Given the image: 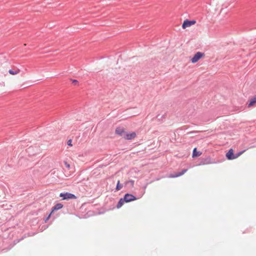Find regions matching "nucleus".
I'll return each mask as SVG.
<instances>
[{
    "label": "nucleus",
    "instance_id": "2",
    "mask_svg": "<svg viewBox=\"0 0 256 256\" xmlns=\"http://www.w3.org/2000/svg\"><path fill=\"white\" fill-rule=\"evenodd\" d=\"M60 196L62 198V200H66L75 199L76 198V196L74 194L68 192L60 193Z\"/></svg>",
    "mask_w": 256,
    "mask_h": 256
},
{
    "label": "nucleus",
    "instance_id": "1",
    "mask_svg": "<svg viewBox=\"0 0 256 256\" xmlns=\"http://www.w3.org/2000/svg\"><path fill=\"white\" fill-rule=\"evenodd\" d=\"M214 163H216L215 161L212 160L210 156H206L204 158H200V162L197 166L206 165Z\"/></svg>",
    "mask_w": 256,
    "mask_h": 256
},
{
    "label": "nucleus",
    "instance_id": "18",
    "mask_svg": "<svg viewBox=\"0 0 256 256\" xmlns=\"http://www.w3.org/2000/svg\"><path fill=\"white\" fill-rule=\"evenodd\" d=\"M72 82L74 86H77L78 84V82L76 80H72Z\"/></svg>",
    "mask_w": 256,
    "mask_h": 256
},
{
    "label": "nucleus",
    "instance_id": "6",
    "mask_svg": "<svg viewBox=\"0 0 256 256\" xmlns=\"http://www.w3.org/2000/svg\"><path fill=\"white\" fill-rule=\"evenodd\" d=\"M125 129L122 127H118L116 129L115 133L122 136V138H124V136L126 134Z\"/></svg>",
    "mask_w": 256,
    "mask_h": 256
},
{
    "label": "nucleus",
    "instance_id": "19",
    "mask_svg": "<svg viewBox=\"0 0 256 256\" xmlns=\"http://www.w3.org/2000/svg\"><path fill=\"white\" fill-rule=\"evenodd\" d=\"M72 140H69L68 142H67V144L68 146H72Z\"/></svg>",
    "mask_w": 256,
    "mask_h": 256
},
{
    "label": "nucleus",
    "instance_id": "23",
    "mask_svg": "<svg viewBox=\"0 0 256 256\" xmlns=\"http://www.w3.org/2000/svg\"><path fill=\"white\" fill-rule=\"evenodd\" d=\"M20 240L21 239L17 240V242H19Z\"/></svg>",
    "mask_w": 256,
    "mask_h": 256
},
{
    "label": "nucleus",
    "instance_id": "12",
    "mask_svg": "<svg viewBox=\"0 0 256 256\" xmlns=\"http://www.w3.org/2000/svg\"><path fill=\"white\" fill-rule=\"evenodd\" d=\"M202 154V152L200 151L197 150V148H195L193 150L192 156V158H196L200 156Z\"/></svg>",
    "mask_w": 256,
    "mask_h": 256
},
{
    "label": "nucleus",
    "instance_id": "13",
    "mask_svg": "<svg viewBox=\"0 0 256 256\" xmlns=\"http://www.w3.org/2000/svg\"><path fill=\"white\" fill-rule=\"evenodd\" d=\"M124 202H126V200H124V198H120L116 205V208H120L122 206Z\"/></svg>",
    "mask_w": 256,
    "mask_h": 256
},
{
    "label": "nucleus",
    "instance_id": "17",
    "mask_svg": "<svg viewBox=\"0 0 256 256\" xmlns=\"http://www.w3.org/2000/svg\"><path fill=\"white\" fill-rule=\"evenodd\" d=\"M52 213H51V212H50V214L48 215V216L44 219V222L45 223L46 222H48V220L50 219V218L52 215Z\"/></svg>",
    "mask_w": 256,
    "mask_h": 256
},
{
    "label": "nucleus",
    "instance_id": "16",
    "mask_svg": "<svg viewBox=\"0 0 256 256\" xmlns=\"http://www.w3.org/2000/svg\"><path fill=\"white\" fill-rule=\"evenodd\" d=\"M8 72L10 74H12V75H15L16 74V70H8Z\"/></svg>",
    "mask_w": 256,
    "mask_h": 256
},
{
    "label": "nucleus",
    "instance_id": "9",
    "mask_svg": "<svg viewBox=\"0 0 256 256\" xmlns=\"http://www.w3.org/2000/svg\"><path fill=\"white\" fill-rule=\"evenodd\" d=\"M187 170L188 169H184L180 172H174L170 174V177L174 178L180 176L184 174Z\"/></svg>",
    "mask_w": 256,
    "mask_h": 256
},
{
    "label": "nucleus",
    "instance_id": "10",
    "mask_svg": "<svg viewBox=\"0 0 256 256\" xmlns=\"http://www.w3.org/2000/svg\"><path fill=\"white\" fill-rule=\"evenodd\" d=\"M63 206V204L61 203L56 204L52 208L51 213H52L54 211L61 209Z\"/></svg>",
    "mask_w": 256,
    "mask_h": 256
},
{
    "label": "nucleus",
    "instance_id": "4",
    "mask_svg": "<svg viewBox=\"0 0 256 256\" xmlns=\"http://www.w3.org/2000/svg\"><path fill=\"white\" fill-rule=\"evenodd\" d=\"M124 198L126 203L136 200L138 198L135 196L129 193L126 194L124 195Z\"/></svg>",
    "mask_w": 256,
    "mask_h": 256
},
{
    "label": "nucleus",
    "instance_id": "14",
    "mask_svg": "<svg viewBox=\"0 0 256 256\" xmlns=\"http://www.w3.org/2000/svg\"><path fill=\"white\" fill-rule=\"evenodd\" d=\"M123 186V185L120 184V181L118 180L116 184V190L115 191H118L120 190Z\"/></svg>",
    "mask_w": 256,
    "mask_h": 256
},
{
    "label": "nucleus",
    "instance_id": "3",
    "mask_svg": "<svg viewBox=\"0 0 256 256\" xmlns=\"http://www.w3.org/2000/svg\"><path fill=\"white\" fill-rule=\"evenodd\" d=\"M204 56V52H198L191 58L190 61L193 64L196 63Z\"/></svg>",
    "mask_w": 256,
    "mask_h": 256
},
{
    "label": "nucleus",
    "instance_id": "22",
    "mask_svg": "<svg viewBox=\"0 0 256 256\" xmlns=\"http://www.w3.org/2000/svg\"><path fill=\"white\" fill-rule=\"evenodd\" d=\"M19 72H20V70L18 68H17V71H16L17 74Z\"/></svg>",
    "mask_w": 256,
    "mask_h": 256
},
{
    "label": "nucleus",
    "instance_id": "5",
    "mask_svg": "<svg viewBox=\"0 0 256 256\" xmlns=\"http://www.w3.org/2000/svg\"><path fill=\"white\" fill-rule=\"evenodd\" d=\"M196 22V21L194 20H190L188 19L184 20L182 24V28L184 29L187 27L190 26H191L195 24Z\"/></svg>",
    "mask_w": 256,
    "mask_h": 256
},
{
    "label": "nucleus",
    "instance_id": "8",
    "mask_svg": "<svg viewBox=\"0 0 256 256\" xmlns=\"http://www.w3.org/2000/svg\"><path fill=\"white\" fill-rule=\"evenodd\" d=\"M226 157L228 160H232L236 158V156H235V154H234V150L232 148L230 149L226 154Z\"/></svg>",
    "mask_w": 256,
    "mask_h": 256
},
{
    "label": "nucleus",
    "instance_id": "20",
    "mask_svg": "<svg viewBox=\"0 0 256 256\" xmlns=\"http://www.w3.org/2000/svg\"><path fill=\"white\" fill-rule=\"evenodd\" d=\"M64 164L66 168H70V165L69 164H68L66 162H64Z\"/></svg>",
    "mask_w": 256,
    "mask_h": 256
},
{
    "label": "nucleus",
    "instance_id": "7",
    "mask_svg": "<svg viewBox=\"0 0 256 256\" xmlns=\"http://www.w3.org/2000/svg\"><path fill=\"white\" fill-rule=\"evenodd\" d=\"M136 136V132H134L131 133H128V132H126L124 138L127 140H132Z\"/></svg>",
    "mask_w": 256,
    "mask_h": 256
},
{
    "label": "nucleus",
    "instance_id": "21",
    "mask_svg": "<svg viewBox=\"0 0 256 256\" xmlns=\"http://www.w3.org/2000/svg\"><path fill=\"white\" fill-rule=\"evenodd\" d=\"M244 152V151H242V152H238V154H235V156H236V158L240 156L242 152Z\"/></svg>",
    "mask_w": 256,
    "mask_h": 256
},
{
    "label": "nucleus",
    "instance_id": "15",
    "mask_svg": "<svg viewBox=\"0 0 256 256\" xmlns=\"http://www.w3.org/2000/svg\"><path fill=\"white\" fill-rule=\"evenodd\" d=\"M129 184H130L132 187H133L134 185V180H128V181H126L125 182L126 186L128 185Z\"/></svg>",
    "mask_w": 256,
    "mask_h": 256
},
{
    "label": "nucleus",
    "instance_id": "11",
    "mask_svg": "<svg viewBox=\"0 0 256 256\" xmlns=\"http://www.w3.org/2000/svg\"><path fill=\"white\" fill-rule=\"evenodd\" d=\"M256 104V96L249 100V103L248 104V107L250 108L254 106Z\"/></svg>",
    "mask_w": 256,
    "mask_h": 256
}]
</instances>
